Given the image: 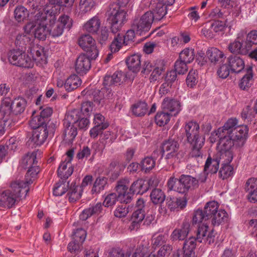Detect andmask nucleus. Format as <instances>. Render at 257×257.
I'll return each instance as SVG.
<instances>
[{
    "mask_svg": "<svg viewBox=\"0 0 257 257\" xmlns=\"http://www.w3.org/2000/svg\"><path fill=\"white\" fill-rule=\"evenodd\" d=\"M246 41L244 42L246 44L250 45V48L252 45L257 44V31L252 30L248 33L247 36L245 35Z\"/></svg>",
    "mask_w": 257,
    "mask_h": 257,
    "instance_id": "obj_64",
    "label": "nucleus"
},
{
    "mask_svg": "<svg viewBox=\"0 0 257 257\" xmlns=\"http://www.w3.org/2000/svg\"><path fill=\"white\" fill-rule=\"evenodd\" d=\"M172 116L168 112H158L155 116V122L160 126H164L169 122Z\"/></svg>",
    "mask_w": 257,
    "mask_h": 257,
    "instance_id": "obj_46",
    "label": "nucleus"
},
{
    "mask_svg": "<svg viewBox=\"0 0 257 257\" xmlns=\"http://www.w3.org/2000/svg\"><path fill=\"white\" fill-rule=\"evenodd\" d=\"M151 12L153 16V20L159 21L166 15L167 6L162 5V3H158L155 9Z\"/></svg>",
    "mask_w": 257,
    "mask_h": 257,
    "instance_id": "obj_44",
    "label": "nucleus"
},
{
    "mask_svg": "<svg viewBox=\"0 0 257 257\" xmlns=\"http://www.w3.org/2000/svg\"><path fill=\"white\" fill-rule=\"evenodd\" d=\"M93 123L95 125L101 127V129H106L109 126L108 122L105 120V117L99 113L94 115Z\"/></svg>",
    "mask_w": 257,
    "mask_h": 257,
    "instance_id": "obj_62",
    "label": "nucleus"
},
{
    "mask_svg": "<svg viewBox=\"0 0 257 257\" xmlns=\"http://www.w3.org/2000/svg\"><path fill=\"white\" fill-rule=\"evenodd\" d=\"M198 181L197 179L190 175H182L179 178V186L177 187V192L185 193L189 189L198 187Z\"/></svg>",
    "mask_w": 257,
    "mask_h": 257,
    "instance_id": "obj_13",
    "label": "nucleus"
},
{
    "mask_svg": "<svg viewBox=\"0 0 257 257\" xmlns=\"http://www.w3.org/2000/svg\"><path fill=\"white\" fill-rule=\"evenodd\" d=\"M77 135V129L72 124L64 125V140L68 142L72 143Z\"/></svg>",
    "mask_w": 257,
    "mask_h": 257,
    "instance_id": "obj_39",
    "label": "nucleus"
},
{
    "mask_svg": "<svg viewBox=\"0 0 257 257\" xmlns=\"http://www.w3.org/2000/svg\"><path fill=\"white\" fill-rule=\"evenodd\" d=\"M178 142L172 139H169L163 143L162 146V155L165 156L166 159L175 158L179 150Z\"/></svg>",
    "mask_w": 257,
    "mask_h": 257,
    "instance_id": "obj_14",
    "label": "nucleus"
},
{
    "mask_svg": "<svg viewBox=\"0 0 257 257\" xmlns=\"http://www.w3.org/2000/svg\"><path fill=\"white\" fill-rule=\"evenodd\" d=\"M218 134L220 135V140L218 143V148L220 150H231L233 146H236V143L233 139L231 135L219 133V132H218Z\"/></svg>",
    "mask_w": 257,
    "mask_h": 257,
    "instance_id": "obj_21",
    "label": "nucleus"
},
{
    "mask_svg": "<svg viewBox=\"0 0 257 257\" xmlns=\"http://www.w3.org/2000/svg\"><path fill=\"white\" fill-rule=\"evenodd\" d=\"M233 153L231 150H220L215 157L219 164H229L233 159Z\"/></svg>",
    "mask_w": 257,
    "mask_h": 257,
    "instance_id": "obj_37",
    "label": "nucleus"
},
{
    "mask_svg": "<svg viewBox=\"0 0 257 257\" xmlns=\"http://www.w3.org/2000/svg\"><path fill=\"white\" fill-rule=\"evenodd\" d=\"M27 102L22 97H17L12 101L11 105V111L13 114L17 115L22 113L26 107Z\"/></svg>",
    "mask_w": 257,
    "mask_h": 257,
    "instance_id": "obj_32",
    "label": "nucleus"
},
{
    "mask_svg": "<svg viewBox=\"0 0 257 257\" xmlns=\"http://www.w3.org/2000/svg\"><path fill=\"white\" fill-rule=\"evenodd\" d=\"M153 22V16L151 12H147L140 18L135 19L132 24V29L137 34L143 35L151 29Z\"/></svg>",
    "mask_w": 257,
    "mask_h": 257,
    "instance_id": "obj_8",
    "label": "nucleus"
},
{
    "mask_svg": "<svg viewBox=\"0 0 257 257\" xmlns=\"http://www.w3.org/2000/svg\"><path fill=\"white\" fill-rule=\"evenodd\" d=\"M190 225L188 223H183L181 228H176L171 234L170 238L173 241L183 240L189 232Z\"/></svg>",
    "mask_w": 257,
    "mask_h": 257,
    "instance_id": "obj_23",
    "label": "nucleus"
},
{
    "mask_svg": "<svg viewBox=\"0 0 257 257\" xmlns=\"http://www.w3.org/2000/svg\"><path fill=\"white\" fill-rule=\"evenodd\" d=\"M56 18L55 19L52 20L51 22H50V26L51 28H49L50 34L53 37H58L61 36L63 32L64 28L61 24L58 23L57 22H55Z\"/></svg>",
    "mask_w": 257,
    "mask_h": 257,
    "instance_id": "obj_47",
    "label": "nucleus"
},
{
    "mask_svg": "<svg viewBox=\"0 0 257 257\" xmlns=\"http://www.w3.org/2000/svg\"><path fill=\"white\" fill-rule=\"evenodd\" d=\"M149 189L148 182L142 179H138L132 184L130 190L133 194H143Z\"/></svg>",
    "mask_w": 257,
    "mask_h": 257,
    "instance_id": "obj_31",
    "label": "nucleus"
},
{
    "mask_svg": "<svg viewBox=\"0 0 257 257\" xmlns=\"http://www.w3.org/2000/svg\"><path fill=\"white\" fill-rule=\"evenodd\" d=\"M32 117L29 124L32 128L37 130L39 127L47 126V124L46 123V120L40 115H34V114H33Z\"/></svg>",
    "mask_w": 257,
    "mask_h": 257,
    "instance_id": "obj_50",
    "label": "nucleus"
},
{
    "mask_svg": "<svg viewBox=\"0 0 257 257\" xmlns=\"http://www.w3.org/2000/svg\"><path fill=\"white\" fill-rule=\"evenodd\" d=\"M102 210L101 203H97L94 206H92L88 208L84 209L80 215V219L82 220H86L92 215H98Z\"/></svg>",
    "mask_w": 257,
    "mask_h": 257,
    "instance_id": "obj_36",
    "label": "nucleus"
},
{
    "mask_svg": "<svg viewBox=\"0 0 257 257\" xmlns=\"http://www.w3.org/2000/svg\"><path fill=\"white\" fill-rule=\"evenodd\" d=\"M31 53L33 55V62L34 61L42 60L43 57H44V48L38 46L34 47L30 50Z\"/></svg>",
    "mask_w": 257,
    "mask_h": 257,
    "instance_id": "obj_59",
    "label": "nucleus"
},
{
    "mask_svg": "<svg viewBox=\"0 0 257 257\" xmlns=\"http://www.w3.org/2000/svg\"><path fill=\"white\" fill-rule=\"evenodd\" d=\"M234 174L233 167L230 164L222 165L219 174L222 180L232 177Z\"/></svg>",
    "mask_w": 257,
    "mask_h": 257,
    "instance_id": "obj_48",
    "label": "nucleus"
},
{
    "mask_svg": "<svg viewBox=\"0 0 257 257\" xmlns=\"http://www.w3.org/2000/svg\"><path fill=\"white\" fill-rule=\"evenodd\" d=\"M126 12L119 9L113 15V28L118 31L120 27L126 21Z\"/></svg>",
    "mask_w": 257,
    "mask_h": 257,
    "instance_id": "obj_38",
    "label": "nucleus"
},
{
    "mask_svg": "<svg viewBox=\"0 0 257 257\" xmlns=\"http://www.w3.org/2000/svg\"><path fill=\"white\" fill-rule=\"evenodd\" d=\"M162 107L164 111L168 112L172 116L177 115L181 109L179 101L168 97L164 99Z\"/></svg>",
    "mask_w": 257,
    "mask_h": 257,
    "instance_id": "obj_19",
    "label": "nucleus"
},
{
    "mask_svg": "<svg viewBox=\"0 0 257 257\" xmlns=\"http://www.w3.org/2000/svg\"><path fill=\"white\" fill-rule=\"evenodd\" d=\"M256 114L254 107L251 108L249 106L244 107L241 113V118L247 122L251 121L255 118Z\"/></svg>",
    "mask_w": 257,
    "mask_h": 257,
    "instance_id": "obj_51",
    "label": "nucleus"
},
{
    "mask_svg": "<svg viewBox=\"0 0 257 257\" xmlns=\"http://www.w3.org/2000/svg\"><path fill=\"white\" fill-rule=\"evenodd\" d=\"M73 170L72 163L64 160L59 166L58 175L61 179L66 180L72 174Z\"/></svg>",
    "mask_w": 257,
    "mask_h": 257,
    "instance_id": "obj_25",
    "label": "nucleus"
},
{
    "mask_svg": "<svg viewBox=\"0 0 257 257\" xmlns=\"http://www.w3.org/2000/svg\"><path fill=\"white\" fill-rule=\"evenodd\" d=\"M145 201L143 198L138 199L136 204V210L132 216L133 225L135 226L137 224L142 222L145 216Z\"/></svg>",
    "mask_w": 257,
    "mask_h": 257,
    "instance_id": "obj_18",
    "label": "nucleus"
},
{
    "mask_svg": "<svg viewBox=\"0 0 257 257\" xmlns=\"http://www.w3.org/2000/svg\"><path fill=\"white\" fill-rule=\"evenodd\" d=\"M187 62L182 60H177L175 63V71L178 74H184L188 70Z\"/></svg>",
    "mask_w": 257,
    "mask_h": 257,
    "instance_id": "obj_63",
    "label": "nucleus"
},
{
    "mask_svg": "<svg viewBox=\"0 0 257 257\" xmlns=\"http://www.w3.org/2000/svg\"><path fill=\"white\" fill-rule=\"evenodd\" d=\"M49 130L47 126L35 130L32 137V141L37 146H41L45 142L48 137Z\"/></svg>",
    "mask_w": 257,
    "mask_h": 257,
    "instance_id": "obj_22",
    "label": "nucleus"
},
{
    "mask_svg": "<svg viewBox=\"0 0 257 257\" xmlns=\"http://www.w3.org/2000/svg\"><path fill=\"white\" fill-rule=\"evenodd\" d=\"M219 204L215 201L207 202L203 210L197 209L193 217V223L199 225H207L210 222L214 226H219L227 221L228 214L223 209L218 210Z\"/></svg>",
    "mask_w": 257,
    "mask_h": 257,
    "instance_id": "obj_1",
    "label": "nucleus"
},
{
    "mask_svg": "<svg viewBox=\"0 0 257 257\" xmlns=\"http://www.w3.org/2000/svg\"><path fill=\"white\" fill-rule=\"evenodd\" d=\"M253 83V74L251 67H249L247 70L245 75L241 79L239 83L241 89L245 90L249 88Z\"/></svg>",
    "mask_w": 257,
    "mask_h": 257,
    "instance_id": "obj_42",
    "label": "nucleus"
},
{
    "mask_svg": "<svg viewBox=\"0 0 257 257\" xmlns=\"http://www.w3.org/2000/svg\"><path fill=\"white\" fill-rule=\"evenodd\" d=\"M112 75L111 73H107L105 75L103 82V87L101 91L98 89L84 90L82 93L89 96L90 98L98 104L100 103L102 98L109 99L112 96Z\"/></svg>",
    "mask_w": 257,
    "mask_h": 257,
    "instance_id": "obj_5",
    "label": "nucleus"
},
{
    "mask_svg": "<svg viewBox=\"0 0 257 257\" xmlns=\"http://www.w3.org/2000/svg\"><path fill=\"white\" fill-rule=\"evenodd\" d=\"M219 162L216 158L211 159L209 157L206 161L204 170L208 173H216L219 168Z\"/></svg>",
    "mask_w": 257,
    "mask_h": 257,
    "instance_id": "obj_43",
    "label": "nucleus"
},
{
    "mask_svg": "<svg viewBox=\"0 0 257 257\" xmlns=\"http://www.w3.org/2000/svg\"><path fill=\"white\" fill-rule=\"evenodd\" d=\"M206 54L210 62L214 64L220 63L225 58L223 52L214 47L208 49Z\"/></svg>",
    "mask_w": 257,
    "mask_h": 257,
    "instance_id": "obj_26",
    "label": "nucleus"
},
{
    "mask_svg": "<svg viewBox=\"0 0 257 257\" xmlns=\"http://www.w3.org/2000/svg\"><path fill=\"white\" fill-rule=\"evenodd\" d=\"M204 142L205 138H200L198 141L189 142L192 146V150L190 152V156L192 157L197 158L202 157V153L201 149L204 146Z\"/></svg>",
    "mask_w": 257,
    "mask_h": 257,
    "instance_id": "obj_40",
    "label": "nucleus"
},
{
    "mask_svg": "<svg viewBox=\"0 0 257 257\" xmlns=\"http://www.w3.org/2000/svg\"><path fill=\"white\" fill-rule=\"evenodd\" d=\"M227 62L231 71L234 73L241 72L244 67V62L239 56L231 55L227 58Z\"/></svg>",
    "mask_w": 257,
    "mask_h": 257,
    "instance_id": "obj_28",
    "label": "nucleus"
},
{
    "mask_svg": "<svg viewBox=\"0 0 257 257\" xmlns=\"http://www.w3.org/2000/svg\"><path fill=\"white\" fill-rule=\"evenodd\" d=\"M151 200L154 204L163 203L165 199V196L162 191L160 189H154L150 195Z\"/></svg>",
    "mask_w": 257,
    "mask_h": 257,
    "instance_id": "obj_55",
    "label": "nucleus"
},
{
    "mask_svg": "<svg viewBox=\"0 0 257 257\" xmlns=\"http://www.w3.org/2000/svg\"><path fill=\"white\" fill-rule=\"evenodd\" d=\"M199 125L195 121H191L186 124L185 129L186 135L188 142L198 141L200 138H205L199 135Z\"/></svg>",
    "mask_w": 257,
    "mask_h": 257,
    "instance_id": "obj_16",
    "label": "nucleus"
},
{
    "mask_svg": "<svg viewBox=\"0 0 257 257\" xmlns=\"http://www.w3.org/2000/svg\"><path fill=\"white\" fill-rule=\"evenodd\" d=\"M13 146H15V140L14 138H11L9 141H7L5 146L0 145V163L5 157L7 154L8 150L13 149Z\"/></svg>",
    "mask_w": 257,
    "mask_h": 257,
    "instance_id": "obj_56",
    "label": "nucleus"
},
{
    "mask_svg": "<svg viewBox=\"0 0 257 257\" xmlns=\"http://www.w3.org/2000/svg\"><path fill=\"white\" fill-rule=\"evenodd\" d=\"M94 5L93 0H80L79 3L80 11L82 14L90 12Z\"/></svg>",
    "mask_w": 257,
    "mask_h": 257,
    "instance_id": "obj_58",
    "label": "nucleus"
},
{
    "mask_svg": "<svg viewBox=\"0 0 257 257\" xmlns=\"http://www.w3.org/2000/svg\"><path fill=\"white\" fill-rule=\"evenodd\" d=\"M132 109L133 114L136 116H144L147 111L148 105L145 102H138L133 105Z\"/></svg>",
    "mask_w": 257,
    "mask_h": 257,
    "instance_id": "obj_45",
    "label": "nucleus"
},
{
    "mask_svg": "<svg viewBox=\"0 0 257 257\" xmlns=\"http://www.w3.org/2000/svg\"><path fill=\"white\" fill-rule=\"evenodd\" d=\"M107 178L105 177H98L95 181L91 190L92 194L98 193L104 189L107 184Z\"/></svg>",
    "mask_w": 257,
    "mask_h": 257,
    "instance_id": "obj_53",
    "label": "nucleus"
},
{
    "mask_svg": "<svg viewBox=\"0 0 257 257\" xmlns=\"http://www.w3.org/2000/svg\"><path fill=\"white\" fill-rule=\"evenodd\" d=\"M10 63L14 65L24 68H32L33 60L24 51L20 49L10 50L8 54Z\"/></svg>",
    "mask_w": 257,
    "mask_h": 257,
    "instance_id": "obj_7",
    "label": "nucleus"
},
{
    "mask_svg": "<svg viewBox=\"0 0 257 257\" xmlns=\"http://www.w3.org/2000/svg\"><path fill=\"white\" fill-rule=\"evenodd\" d=\"M179 58L181 60L190 63L194 59L195 52L192 48H185L180 53Z\"/></svg>",
    "mask_w": 257,
    "mask_h": 257,
    "instance_id": "obj_52",
    "label": "nucleus"
},
{
    "mask_svg": "<svg viewBox=\"0 0 257 257\" xmlns=\"http://www.w3.org/2000/svg\"><path fill=\"white\" fill-rule=\"evenodd\" d=\"M54 18L47 16V13L43 14H35L34 21H32L35 25L34 29V36L36 38L40 40H46L47 37L50 35L49 28L47 26V21L51 22Z\"/></svg>",
    "mask_w": 257,
    "mask_h": 257,
    "instance_id": "obj_6",
    "label": "nucleus"
},
{
    "mask_svg": "<svg viewBox=\"0 0 257 257\" xmlns=\"http://www.w3.org/2000/svg\"><path fill=\"white\" fill-rule=\"evenodd\" d=\"M214 238L215 235L213 229L208 231L207 225H199L196 238L189 237L184 243L183 249L184 257H196L194 251L196 241L199 242H207L209 244H211L214 242Z\"/></svg>",
    "mask_w": 257,
    "mask_h": 257,
    "instance_id": "obj_3",
    "label": "nucleus"
},
{
    "mask_svg": "<svg viewBox=\"0 0 257 257\" xmlns=\"http://www.w3.org/2000/svg\"><path fill=\"white\" fill-rule=\"evenodd\" d=\"M69 182L66 183L60 181L55 184L53 188V194L56 196H61L65 193L68 189Z\"/></svg>",
    "mask_w": 257,
    "mask_h": 257,
    "instance_id": "obj_54",
    "label": "nucleus"
},
{
    "mask_svg": "<svg viewBox=\"0 0 257 257\" xmlns=\"http://www.w3.org/2000/svg\"><path fill=\"white\" fill-rule=\"evenodd\" d=\"M29 191L27 183L23 181L12 182L10 188L0 193V207L11 208L18 203L21 199L22 194L25 193L26 197Z\"/></svg>",
    "mask_w": 257,
    "mask_h": 257,
    "instance_id": "obj_2",
    "label": "nucleus"
},
{
    "mask_svg": "<svg viewBox=\"0 0 257 257\" xmlns=\"http://www.w3.org/2000/svg\"><path fill=\"white\" fill-rule=\"evenodd\" d=\"M41 152L38 151L28 153L23 158L21 164L23 168L28 170L25 176V180L23 181L27 185L32 184L40 172L39 166L37 165L38 157L40 156Z\"/></svg>",
    "mask_w": 257,
    "mask_h": 257,
    "instance_id": "obj_4",
    "label": "nucleus"
},
{
    "mask_svg": "<svg viewBox=\"0 0 257 257\" xmlns=\"http://www.w3.org/2000/svg\"><path fill=\"white\" fill-rule=\"evenodd\" d=\"M128 184V180L127 179H124L117 182V184L115 187L116 189V197L117 195L124 194L127 191Z\"/></svg>",
    "mask_w": 257,
    "mask_h": 257,
    "instance_id": "obj_61",
    "label": "nucleus"
},
{
    "mask_svg": "<svg viewBox=\"0 0 257 257\" xmlns=\"http://www.w3.org/2000/svg\"><path fill=\"white\" fill-rule=\"evenodd\" d=\"M101 25L100 21L98 16H94L88 21L84 25V29L88 33L97 34Z\"/></svg>",
    "mask_w": 257,
    "mask_h": 257,
    "instance_id": "obj_29",
    "label": "nucleus"
},
{
    "mask_svg": "<svg viewBox=\"0 0 257 257\" xmlns=\"http://www.w3.org/2000/svg\"><path fill=\"white\" fill-rule=\"evenodd\" d=\"M46 0H28V6L36 14H43L47 13V17L54 18V12L52 10L53 6L48 5Z\"/></svg>",
    "mask_w": 257,
    "mask_h": 257,
    "instance_id": "obj_11",
    "label": "nucleus"
},
{
    "mask_svg": "<svg viewBox=\"0 0 257 257\" xmlns=\"http://www.w3.org/2000/svg\"><path fill=\"white\" fill-rule=\"evenodd\" d=\"M81 82V80L78 75H71L65 81V88L67 91L71 92L80 86Z\"/></svg>",
    "mask_w": 257,
    "mask_h": 257,
    "instance_id": "obj_35",
    "label": "nucleus"
},
{
    "mask_svg": "<svg viewBox=\"0 0 257 257\" xmlns=\"http://www.w3.org/2000/svg\"><path fill=\"white\" fill-rule=\"evenodd\" d=\"M79 45L87 52L91 59H95L98 55V50L95 40L89 34L81 36L78 40Z\"/></svg>",
    "mask_w": 257,
    "mask_h": 257,
    "instance_id": "obj_12",
    "label": "nucleus"
},
{
    "mask_svg": "<svg viewBox=\"0 0 257 257\" xmlns=\"http://www.w3.org/2000/svg\"><path fill=\"white\" fill-rule=\"evenodd\" d=\"M78 112L76 110L71 111L67 113L65 119L64 120L63 125L72 124L76 123L79 118L78 115Z\"/></svg>",
    "mask_w": 257,
    "mask_h": 257,
    "instance_id": "obj_57",
    "label": "nucleus"
},
{
    "mask_svg": "<svg viewBox=\"0 0 257 257\" xmlns=\"http://www.w3.org/2000/svg\"><path fill=\"white\" fill-rule=\"evenodd\" d=\"M238 120L236 118H231L228 119L222 127L218 128V132L231 135L234 131V129L237 127L236 126Z\"/></svg>",
    "mask_w": 257,
    "mask_h": 257,
    "instance_id": "obj_41",
    "label": "nucleus"
},
{
    "mask_svg": "<svg viewBox=\"0 0 257 257\" xmlns=\"http://www.w3.org/2000/svg\"><path fill=\"white\" fill-rule=\"evenodd\" d=\"M230 19L225 18L224 21L216 20L212 22L211 30L216 33H223L226 28L231 29L233 25V20L229 21Z\"/></svg>",
    "mask_w": 257,
    "mask_h": 257,
    "instance_id": "obj_24",
    "label": "nucleus"
},
{
    "mask_svg": "<svg viewBox=\"0 0 257 257\" xmlns=\"http://www.w3.org/2000/svg\"><path fill=\"white\" fill-rule=\"evenodd\" d=\"M155 160L151 157L145 158L141 162L142 169L146 172L152 170L155 166Z\"/></svg>",
    "mask_w": 257,
    "mask_h": 257,
    "instance_id": "obj_60",
    "label": "nucleus"
},
{
    "mask_svg": "<svg viewBox=\"0 0 257 257\" xmlns=\"http://www.w3.org/2000/svg\"><path fill=\"white\" fill-rule=\"evenodd\" d=\"M248 128L246 125L238 126L234 129L231 136L236 143V146L241 147L244 145L248 137Z\"/></svg>",
    "mask_w": 257,
    "mask_h": 257,
    "instance_id": "obj_20",
    "label": "nucleus"
},
{
    "mask_svg": "<svg viewBox=\"0 0 257 257\" xmlns=\"http://www.w3.org/2000/svg\"><path fill=\"white\" fill-rule=\"evenodd\" d=\"M67 196L71 203H74L78 200L82 195L81 187L76 185L75 183H72L71 187L68 189Z\"/></svg>",
    "mask_w": 257,
    "mask_h": 257,
    "instance_id": "obj_33",
    "label": "nucleus"
},
{
    "mask_svg": "<svg viewBox=\"0 0 257 257\" xmlns=\"http://www.w3.org/2000/svg\"><path fill=\"white\" fill-rule=\"evenodd\" d=\"M141 56L138 54H134L127 57L126 64L128 69L134 73L139 72L141 68Z\"/></svg>",
    "mask_w": 257,
    "mask_h": 257,
    "instance_id": "obj_27",
    "label": "nucleus"
},
{
    "mask_svg": "<svg viewBox=\"0 0 257 257\" xmlns=\"http://www.w3.org/2000/svg\"><path fill=\"white\" fill-rule=\"evenodd\" d=\"M135 31L133 29L128 30L125 35L117 33L113 39V46H115L113 53L118 52L124 44L127 45L129 41H133L135 37Z\"/></svg>",
    "mask_w": 257,
    "mask_h": 257,
    "instance_id": "obj_15",
    "label": "nucleus"
},
{
    "mask_svg": "<svg viewBox=\"0 0 257 257\" xmlns=\"http://www.w3.org/2000/svg\"><path fill=\"white\" fill-rule=\"evenodd\" d=\"M187 201L185 198H170L167 201L168 207L171 211L179 210L186 207Z\"/></svg>",
    "mask_w": 257,
    "mask_h": 257,
    "instance_id": "obj_34",
    "label": "nucleus"
},
{
    "mask_svg": "<svg viewBox=\"0 0 257 257\" xmlns=\"http://www.w3.org/2000/svg\"><path fill=\"white\" fill-rule=\"evenodd\" d=\"M35 25L33 22H29L24 27V33L17 35L15 40V44L17 46L25 48L27 46H31L34 38L31 34L34 29Z\"/></svg>",
    "mask_w": 257,
    "mask_h": 257,
    "instance_id": "obj_10",
    "label": "nucleus"
},
{
    "mask_svg": "<svg viewBox=\"0 0 257 257\" xmlns=\"http://www.w3.org/2000/svg\"><path fill=\"white\" fill-rule=\"evenodd\" d=\"M29 16V12L24 6H17L14 11L15 19L18 22L24 21Z\"/></svg>",
    "mask_w": 257,
    "mask_h": 257,
    "instance_id": "obj_49",
    "label": "nucleus"
},
{
    "mask_svg": "<svg viewBox=\"0 0 257 257\" xmlns=\"http://www.w3.org/2000/svg\"><path fill=\"white\" fill-rule=\"evenodd\" d=\"M91 59L89 55L81 54L77 58L75 62V70L78 74L80 75L85 74L91 68Z\"/></svg>",
    "mask_w": 257,
    "mask_h": 257,
    "instance_id": "obj_17",
    "label": "nucleus"
},
{
    "mask_svg": "<svg viewBox=\"0 0 257 257\" xmlns=\"http://www.w3.org/2000/svg\"><path fill=\"white\" fill-rule=\"evenodd\" d=\"M106 18L105 21V26L102 28L101 31L100 39L103 41H106L108 37V29L111 30L112 28V11H111V8L107 11L105 14Z\"/></svg>",
    "mask_w": 257,
    "mask_h": 257,
    "instance_id": "obj_30",
    "label": "nucleus"
},
{
    "mask_svg": "<svg viewBox=\"0 0 257 257\" xmlns=\"http://www.w3.org/2000/svg\"><path fill=\"white\" fill-rule=\"evenodd\" d=\"M245 33L240 31L235 40L228 45V50L233 54L246 55L250 49V45L244 42Z\"/></svg>",
    "mask_w": 257,
    "mask_h": 257,
    "instance_id": "obj_9",
    "label": "nucleus"
}]
</instances>
